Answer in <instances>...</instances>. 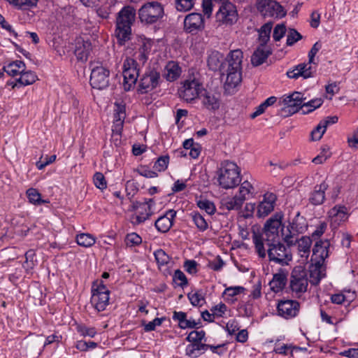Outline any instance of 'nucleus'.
<instances>
[{"label": "nucleus", "mask_w": 358, "mask_h": 358, "mask_svg": "<svg viewBox=\"0 0 358 358\" xmlns=\"http://www.w3.org/2000/svg\"><path fill=\"white\" fill-rule=\"evenodd\" d=\"M205 29V19L201 13H191L185 17L183 29L187 34L192 35L203 31Z\"/></svg>", "instance_id": "obj_18"}, {"label": "nucleus", "mask_w": 358, "mask_h": 358, "mask_svg": "<svg viewBox=\"0 0 358 358\" xmlns=\"http://www.w3.org/2000/svg\"><path fill=\"white\" fill-rule=\"evenodd\" d=\"M244 201L236 194L233 197L224 199L222 201V205L228 210H239L241 208Z\"/></svg>", "instance_id": "obj_37"}, {"label": "nucleus", "mask_w": 358, "mask_h": 358, "mask_svg": "<svg viewBox=\"0 0 358 358\" xmlns=\"http://www.w3.org/2000/svg\"><path fill=\"white\" fill-rule=\"evenodd\" d=\"M286 33V27L284 24H277L273 33V40L275 41H279L285 34Z\"/></svg>", "instance_id": "obj_61"}, {"label": "nucleus", "mask_w": 358, "mask_h": 358, "mask_svg": "<svg viewBox=\"0 0 358 358\" xmlns=\"http://www.w3.org/2000/svg\"><path fill=\"white\" fill-rule=\"evenodd\" d=\"M136 17V10L130 6H124L117 13L115 34L120 45L131 39V25Z\"/></svg>", "instance_id": "obj_2"}, {"label": "nucleus", "mask_w": 358, "mask_h": 358, "mask_svg": "<svg viewBox=\"0 0 358 358\" xmlns=\"http://www.w3.org/2000/svg\"><path fill=\"white\" fill-rule=\"evenodd\" d=\"M76 331L84 337L89 336L93 338L96 334V329L95 327H87L85 324H78L76 326Z\"/></svg>", "instance_id": "obj_46"}, {"label": "nucleus", "mask_w": 358, "mask_h": 358, "mask_svg": "<svg viewBox=\"0 0 358 358\" xmlns=\"http://www.w3.org/2000/svg\"><path fill=\"white\" fill-rule=\"evenodd\" d=\"M203 91H205V89L200 80L190 77L182 82L178 94L184 101L192 103L199 98Z\"/></svg>", "instance_id": "obj_9"}, {"label": "nucleus", "mask_w": 358, "mask_h": 358, "mask_svg": "<svg viewBox=\"0 0 358 358\" xmlns=\"http://www.w3.org/2000/svg\"><path fill=\"white\" fill-rule=\"evenodd\" d=\"M76 242L80 246L89 248L95 243L96 238L90 234L83 233L76 236Z\"/></svg>", "instance_id": "obj_41"}, {"label": "nucleus", "mask_w": 358, "mask_h": 358, "mask_svg": "<svg viewBox=\"0 0 358 358\" xmlns=\"http://www.w3.org/2000/svg\"><path fill=\"white\" fill-rule=\"evenodd\" d=\"M254 193V187L252 184L248 180L243 181L241 183L238 193L236 194L238 197L242 199L243 201L250 198Z\"/></svg>", "instance_id": "obj_38"}, {"label": "nucleus", "mask_w": 358, "mask_h": 358, "mask_svg": "<svg viewBox=\"0 0 358 358\" xmlns=\"http://www.w3.org/2000/svg\"><path fill=\"white\" fill-rule=\"evenodd\" d=\"M282 213H276L265 222L262 233L253 232L252 243L259 257H266L264 242L279 239V229L282 227Z\"/></svg>", "instance_id": "obj_1"}, {"label": "nucleus", "mask_w": 358, "mask_h": 358, "mask_svg": "<svg viewBox=\"0 0 358 358\" xmlns=\"http://www.w3.org/2000/svg\"><path fill=\"white\" fill-rule=\"evenodd\" d=\"M172 318L174 321H177L178 322V326L180 328L185 329V325L187 321V314L185 312L174 311Z\"/></svg>", "instance_id": "obj_60"}, {"label": "nucleus", "mask_w": 358, "mask_h": 358, "mask_svg": "<svg viewBox=\"0 0 358 358\" xmlns=\"http://www.w3.org/2000/svg\"><path fill=\"white\" fill-rule=\"evenodd\" d=\"M92 50V43L89 41L78 38L76 41L74 54L78 60L87 61Z\"/></svg>", "instance_id": "obj_25"}, {"label": "nucleus", "mask_w": 358, "mask_h": 358, "mask_svg": "<svg viewBox=\"0 0 358 358\" xmlns=\"http://www.w3.org/2000/svg\"><path fill=\"white\" fill-rule=\"evenodd\" d=\"M165 320L164 317H156L152 321L149 322L147 324H143V328L145 331L149 332L154 331L156 327H159L162 325V322Z\"/></svg>", "instance_id": "obj_62"}, {"label": "nucleus", "mask_w": 358, "mask_h": 358, "mask_svg": "<svg viewBox=\"0 0 358 358\" xmlns=\"http://www.w3.org/2000/svg\"><path fill=\"white\" fill-rule=\"evenodd\" d=\"M257 8L264 17L280 18L286 14L282 6L275 0H258Z\"/></svg>", "instance_id": "obj_16"}, {"label": "nucleus", "mask_w": 358, "mask_h": 358, "mask_svg": "<svg viewBox=\"0 0 358 358\" xmlns=\"http://www.w3.org/2000/svg\"><path fill=\"white\" fill-rule=\"evenodd\" d=\"M18 1L15 8L20 10H27L36 7L38 0H18Z\"/></svg>", "instance_id": "obj_59"}, {"label": "nucleus", "mask_w": 358, "mask_h": 358, "mask_svg": "<svg viewBox=\"0 0 358 358\" xmlns=\"http://www.w3.org/2000/svg\"><path fill=\"white\" fill-rule=\"evenodd\" d=\"M331 155L329 148H323L320 153L314 157L312 162L315 164H322L325 162Z\"/></svg>", "instance_id": "obj_48"}, {"label": "nucleus", "mask_w": 358, "mask_h": 358, "mask_svg": "<svg viewBox=\"0 0 358 358\" xmlns=\"http://www.w3.org/2000/svg\"><path fill=\"white\" fill-rule=\"evenodd\" d=\"M348 209L343 205H336L327 213V217L332 230L337 229L349 217Z\"/></svg>", "instance_id": "obj_19"}, {"label": "nucleus", "mask_w": 358, "mask_h": 358, "mask_svg": "<svg viewBox=\"0 0 358 358\" xmlns=\"http://www.w3.org/2000/svg\"><path fill=\"white\" fill-rule=\"evenodd\" d=\"M109 76L110 71L107 68L98 63L93 64L90 79L91 86L98 90L106 88L109 85Z\"/></svg>", "instance_id": "obj_14"}, {"label": "nucleus", "mask_w": 358, "mask_h": 358, "mask_svg": "<svg viewBox=\"0 0 358 358\" xmlns=\"http://www.w3.org/2000/svg\"><path fill=\"white\" fill-rule=\"evenodd\" d=\"M160 82L159 71L155 68L148 67L140 78L138 91L141 94L148 93L158 87Z\"/></svg>", "instance_id": "obj_13"}, {"label": "nucleus", "mask_w": 358, "mask_h": 358, "mask_svg": "<svg viewBox=\"0 0 358 358\" xmlns=\"http://www.w3.org/2000/svg\"><path fill=\"white\" fill-rule=\"evenodd\" d=\"M90 303L98 312L103 311L109 304L110 291L102 280L95 281L92 286Z\"/></svg>", "instance_id": "obj_10"}, {"label": "nucleus", "mask_w": 358, "mask_h": 358, "mask_svg": "<svg viewBox=\"0 0 358 358\" xmlns=\"http://www.w3.org/2000/svg\"><path fill=\"white\" fill-rule=\"evenodd\" d=\"M176 217V211L171 209L164 215L160 216L155 222V226L157 230L161 233L168 232L173 224V220Z\"/></svg>", "instance_id": "obj_23"}, {"label": "nucleus", "mask_w": 358, "mask_h": 358, "mask_svg": "<svg viewBox=\"0 0 358 358\" xmlns=\"http://www.w3.org/2000/svg\"><path fill=\"white\" fill-rule=\"evenodd\" d=\"M216 17L223 24L229 25L234 24L238 20L236 6L231 2L222 3L216 13Z\"/></svg>", "instance_id": "obj_20"}, {"label": "nucleus", "mask_w": 358, "mask_h": 358, "mask_svg": "<svg viewBox=\"0 0 358 358\" xmlns=\"http://www.w3.org/2000/svg\"><path fill=\"white\" fill-rule=\"evenodd\" d=\"M241 81V71L227 68L225 85L230 88L236 87Z\"/></svg>", "instance_id": "obj_32"}, {"label": "nucleus", "mask_w": 358, "mask_h": 358, "mask_svg": "<svg viewBox=\"0 0 358 358\" xmlns=\"http://www.w3.org/2000/svg\"><path fill=\"white\" fill-rule=\"evenodd\" d=\"M204 93H201L199 96L202 107L207 110L214 112L219 109L220 106V99L213 94L207 92L206 90Z\"/></svg>", "instance_id": "obj_26"}, {"label": "nucleus", "mask_w": 358, "mask_h": 358, "mask_svg": "<svg viewBox=\"0 0 358 358\" xmlns=\"http://www.w3.org/2000/svg\"><path fill=\"white\" fill-rule=\"evenodd\" d=\"M323 103L322 99H312L306 103L303 102V110L304 113H308L319 108Z\"/></svg>", "instance_id": "obj_47"}, {"label": "nucleus", "mask_w": 358, "mask_h": 358, "mask_svg": "<svg viewBox=\"0 0 358 358\" xmlns=\"http://www.w3.org/2000/svg\"><path fill=\"white\" fill-rule=\"evenodd\" d=\"M189 217L200 231H205L208 229V224L199 213L193 211L189 214Z\"/></svg>", "instance_id": "obj_39"}, {"label": "nucleus", "mask_w": 358, "mask_h": 358, "mask_svg": "<svg viewBox=\"0 0 358 358\" xmlns=\"http://www.w3.org/2000/svg\"><path fill=\"white\" fill-rule=\"evenodd\" d=\"M320 48L321 45L318 42L315 43L308 52V63H301L292 69L287 71V77L292 79H297L299 77L307 79L313 77L315 70L313 69L311 64L314 63L315 56Z\"/></svg>", "instance_id": "obj_8"}, {"label": "nucleus", "mask_w": 358, "mask_h": 358, "mask_svg": "<svg viewBox=\"0 0 358 358\" xmlns=\"http://www.w3.org/2000/svg\"><path fill=\"white\" fill-rule=\"evenodd\" d=\"M243 57V52L241 50L237 49L231 51L227 57L228 68L231 70L241 71Z\"/></svg>", "instance_id": "obj_29"}, {"label": "nucleus", "mask_w": 358, "mask_h": 358, "mask_svg": "<svg viewBox=\"0 0 358 358\" xmlns=\"http://www.w3.org/2000/svg\"><path fill=\"white\" fill-rule=\"evenodd\" d=\"M173 282L180 287H184L187 285L188 281L187 277L184 274V273L180 269H177L175 271L173 276Z\"/></svg>", "instance_id": "obj_45"}, {"label": "nucleus", "mask_w": 358, "mask_h": 358, "mask_svg": "<svg viewBox=\"0 0 358 358\" xmlns=\"http://www.w3.org/2000/svg\"><path fill=\"white\" fill-rule=\"evenodd\" d=\"M245 290V288L241 286L229 287L224 289V294L227 300H232L234 296H236Z\"/></svg>", "instance_id": "obj_50"}, {"label": "nucleus", "mask_w": 358, "mask_h": 358, "mask_svg": "<svg viewBox=\"0 0 358 358\" xmlns=\"http://www.w3.org/2000/svg\"><path fill=\"white\" fill-rule=\"evenodd\" d=\"M327 128L325 126L322 124V122H320L317 126L311 131L310 136L312 141H318L320 140L324 132L326 131Z\"/></svg>", "instance_id": "obj_56"}, {"label": "nucleus", "mask_w": 358, "mask_h": 358, "mask_svg": "<svg viewBox=\"0 0 358 358\" xmlns=\"http://www.w3.org/2000/svg\"><path fill=\"white\" fill-rule=\"evenodd\" d=\"M94 185L103 190L107 187V182L103 174L101 172H96L93 177Z\"/></svg>", "instance_id": "obj_57"}, {"label": "nucleus", "mask_w": 358, "mask_h": 358, "mask_svg": "<svg viewBox=\"0 0 358 358\" xmlns=\"http://www.w3.org/2000/svg\"><path fill=\"white\" fill-rule=\"evenodd\" d=\"M329 245L328 241H317L313 248V255L315 256V258L324 260L328 257V248Z\"/></svg>", "instance_id": "obj_30"}, {"label": "nucleus", "mask_w": 358, "mask_h": 358, "mask_svg": "<svg viewBox=\"0 0 358 358\" xmlns=\"http://www.w3.org/2000/svg\"><path fill=\"white\" fill-rule=\"evenodd\" d=\"M271 54L270 50L264 45H260L251 57V63L255 66L262 64Z\"/></svg>", "instance_id": "obj_28"}, {"label": "nucleus", "mask_w": 358, "mask_h": 358, "mask_svg": "<svg viewBox=\"0 0 358 358\" xmlns=\"http://www.w3.org/2000/svg\"><path fill=\"white\" fill-rule=\"evenodd\" d=\"M308 282L306 271L301 266H295L289 278L287 292L293 297L300 299L307 292Z\"/></svg>", "instance_id": "obj_5"}, {"label": "nucleus", "mask_w": 358, "mask_h": 358, "mask_svg": "<svg viewBox=\"0 0 358 358\" xmlns=\"http://www.w3.org/2000/svg\"><path fill=\"white\" fill-rule=\"evenodd\" d=\"M155 204L153 199H144L143 201H134L132 207L135 213L131 217L132 223L138 225L149 220L154 213L152 208Z\"/></svg>", "instance_id": "obj_11"}, {"label": "nucleus", "mask_w": 358, "mask_h": 358, "mask_svg": "<svg viewBox=\"0 0 358 358\" xmlns=\"http://www.w3.org/2000/svg\"><path fill=\"white\" fill-rule=\"evenodd\" d=\"M126 117L125 105L122 103H115L113 120L124 122Z\"/></svg>", "instance_id": "obj_42"}, {"label": "nucleus", "mask_w": 358, "mask_h": 358, "mask_svg": "<svg viewBox=\"0 0 358 358\" xmlns=\"http://www.w3.org/2000/svg\"><path fill=\"white\" fill-rule=\"evenodd\" d=\"M223 55L218 51H212L208 57V66L212 71H217L221 66Z\"/></svg>", "instance_id": "obj_35"}, {"label": "nucleus", "mask_w": 358, "mask_h": 358, "mask_svg": "<svg viewBox=\"0 0 358 358\" xmlns=\"http://www.w3.org/2000/svg\"><path fill=\"white\" fill-rule=\"evenodd\" d=\"M275 201L276 196L274 194H265L263 200L257 206V217L259 218L265 217L270 214L274 209Z\"/></svg>", "instance_id": "obj_21"}, {"label": "nucleus", "mask_w": 358, "mask_h": 358, "mask_svg": "<svg viewBox=\"0 0 358 358\" xmlns=\"http://www.w3.org/2000/svg\"><path fill=\"white\" fill-rule=\"evenodd\" d=\"M348 143L350 148L358 149V127L348 136Z\"/></svg>", "instance_id": "obj_63"}, {"label": "nucleus", "mask_w": 358, "mask_h": 358, "mask_svg": "<svg viewBox=\"0 0 358 358\" xmlns=\"http://www.w3.org/2000/svg\"><path fill=\"white\" fill-rule=\"evenodd\" d=\"M306 98L303 94L299 92H294L289 95H284L280 98L278 104L279 106H284L283 111L288 112V115L294 114L299 111L300 108L303 109V101Z\"/></svg>", "instance_id": "obj_15"}, {"label": "nucleus", "mask_w": 358, "mask_h": 358, "mask_svg": "<svg viewBox=\"0 0 358 358\" xmlns=\"http://www.w3.org/2000/svg\"><path fill=\"white\" fill-rule=\"evenodd\" d=\"M296 243L298 245V251L301 257H308L310 254V247L312 245L311 238L308 236H301V238H297Z\"/></svg>", "instance_id": "obj_34"}, {"label": "nucleus", "mask_w": 358, "mask_h": 358, "mask_svg": "<svg viewBox=\"0 0 358 358\" xmlns=\"http://www.w3.org/2000/svg\"><path fill=\"white\" fill-rule=\"evenodd\" d=\"M124 241L127 247H134L142 243V238L136 233H131L127 235Z\"/></svg>", "instance_id": "obj_51"}, {"label": "nucleus", "mask_w": 358, "mask_h": 358, "mask_svg": "<svg viewBox=\"0 0 358 358\" xmlns=\"http://www.w3.org/2000/svg\"><path fill=\"white\" fill-rule=\"evenodd\" d=\"M241 171L237 164L225 160L220 164L217 171V181L224 189H232L241 182Z\"/></svg>", "instance_id": "obj_3"}, {"label": "nucleus", "mask_w": 358, "mask_h": 358, "mask_svg": "<svg viewBox=\"0 0 358 358\" xmlns=\"http://www.w3.org/2000/svg\"><path fill=\"white\" fill-rule=\"evenodd\" d=\"M3 69L9 76L14 77L25 70V64L22 61L16 60L5 66Z\"/></svg>", "instance_id": "obj_33"}, {"label": "nucleus", "mask_w": 358, "mask_h": 358, "mask_svg": "<svg viewBox=\"0 0 358 358\" xmlns=\"http://www.w3.org/2000/svg\"><path fill=\"white\" fill-rule=\"evenodd\" d=\"M157 263L160 266H164L169 262V256L162 249H159L154 252Z\"/></svg>", "instance_id": "obj_53"}, {"label": "nucleus", "mask_w": 358, "mask_h": 358, "mask_svg": "<svg viewBox=\"0 0 358 358\" xmlns=\"http://www.w3.org/2000/svg\"><path fill=\"white\" fill-rule=\"evenodd\" d=\"M288 271L285 268H279L276 273L273 275V278L269 282L270 289L277 294L281 292L287 282Z\"/></svg>", "instance_id": "obj_22"}, {"label": "nucleus", "mask_w": 358, "mask_h": 358, "mask_svg": "<svg viewBox=\"0 0 358 358\" xmlns=\"http://www.w3.org/2000/svg\"><path fill=\"white\" fill-rule=\"evenodd\" d=\"M138 14L143 24H155L161 21L164 15V6L157 1H149L141 6Z\"/></svg>", "instance_id": "obj_6"}, {"label": "nucleus", "mask_w": 358, "mask_h": 358, "mask_svg": "<svg viewBox=\"0 0 358 358\" xmlns=\"http://www.w3.org/2000/svg\"><path fill=\"white\" fill-rule=\"evenodd\" d=\"M227 306L223 303H220L213 307L210 310L212 313H213L215 316L222 317L224 313L227 311Z\"/></svg>", "instance_id": "obj_64"}, {"label": "nucleus", "mask_w": 358, "mask_h": 358, "mask_svg": "<svg viewBox=\"0 0 358 358\" xmlns=\"http://www.w3.org/2000/svg\"><path fill=\"white\" fill-rule=\"evenodd\" d=\"M195 0H175L176 9L179 12H187L194 6Z\"/></svg>", "instance_id": "obj_43"}, {"label": "nucleus", "mask_w": 358, "mask_h": 358, "mask_svg": "<svg viewBox=\"0 0 358 358\" xmlns=\"http://www.w3.org/2000/svg\"><path fill=\"white\" fill-rule=\"evenodd\" d=\"M272 27V22H267L261 27L259 30V40L260 41V45L266 46V44L270 39Z\"/></svg>", "instance_id": "obj_40"}, {"label": "nucleus", "mask_w": 358, "mask_h": 358, "mask_svg": "<svg viewBox=\"0 0 358 358\" xmlns=\"http://www.w3.org/2000/svg\"><path fill=\"white\" fill-rule=\"evenodd\" d=\"M328 187L329 185L325 181L316 185L309 194L308 200L310 203L313 206L322 205L325 201V192Z\"/></svg>", "instance_id": "obj_24"}, {"label": "nucleus", "mask_w": 358, "mask_h": 358, "mask_svg": "<svg viewBox=\"0 0 358 358\" xmlns=\"http://www.w3.org/2000/svg\"><path fill=\"white\" fill-rule=\"evenodd\" d=\"M190 303L194 306H201L205 301L204 296L201 292H196L194 293H189L187 295Z\"/></svg>", "instance_id": "obj_54"}, {"label": "nucleus", "mask_w": 358, "mask_h": 358, "mask_svg": "<svg viewBox=\"0 0 358 358\" xmlns=\"http://www.w3.org/2000/svg\"><path fill=\"white\" fill-rule=\"evenodd\" d=\"M206 333L203 330L192 331L187 337V341L192 343L201 342L204 338Z\"/></svg>", "instance_id": "obj_58"}, {"label": "nucleus", "mask_w": 358, "mask_h": 358, "mask_svg": "<svg viewBox=\"0 0 358 358\" xmlns=\"http://www.w3.org/2000/svg\"><path fill=\"white\" fill-rule=\"evenodd\" d=\"M169 162V157L168 155L161 156L155 162L154 169L158 171H165Z\"/></svg>", "instance_id": "obj_55"}, {"label": "nucleus", "mask_w": 358, "mask_h": 358, "mask_svg": "<svg viewBox=\"0 0 358 358\" xmlns=\"http://www.w3.org/2000/svg\"><path fill=\"white\" fill-rule=\"evenodd\" d=\"M181 72L179 64L176 62L170 61L164 67L163 76L167 81L173 82L180 76Z\"/></svg>", "instance_id": "obj_27"}, {"label": "nucleus", "mask_w": 358, "mask_h": 358, "mask_svg": "<svg viewBox=\"0 0 358 358\" xmlns=\"http://www.w3.org/2000/svg\"><path fill=\"white\" fill-rule=\"evenodd\" d=\"M26 194L29 201L35 206H40L50 202L48 199H42L41 193L35 188L28 189Z\"/></svg>", "instance_id": "obj_36"}, {"label": "nucleus", "mask_w": 358, "mask_h": 358, "mask_svg": "<svg viewBox=\"0 0 358 358\" xmlns=\"http://www.w3.org/2000/svg\"><path fill=\"white\" fill-rule=\"evenodd\" d=\"M197 206L204 210L208 215H213L216 211L214 203L207 199L199 200L197 201Z\"/></svg>", "instance_id": "obj_44"}, {"label": "nucleus", "mask_w": 358, "mask_h": 358, "mask_svg": "<svg viewBox=\"0 0 358 358\" xmlns=\"http://www.w3.org/2000/svg\"><path fill=\"white\" fill-rule=\"evenodd\" d=\"M36 80L37 76L34 71L24 70L21 73L13 87L29 85L35 83Z\"/></svg>", "instance_id": "obj_31"}, {"label": "nucleus", "mask_w": 358, "mask_h": 358, "mask_svg": "<svg viewBox=\"0 0 358 358\" xmlns=\"http://www.w3.org/2000/svg\"><path fill=\"white\" fill-rule=\"evenodd\" d=\"M302 38L301 34L294 29H289L287 35L286 44L288 46L293 45L295 43Z\"/></svg>", "instance_id": "obj_49"}, {"label": "nucleus", "mask_w": 358, "mask_h": 358, "mask_svg": "<svg viewBox=\"0 0 358 358\" xmlns=\"http://www.w3.org/2000/svg\"><path fill=\"white\" fill-rule=\"evenodd\" d=\"M288 244L286 245L278 240L264 242L266 256L268 260L281 266H287L292 260V253Z\"/></svg>", "instance_id": "obj_4"}, {"label": "nucleus", "mask_w": 358, "mask_h": 358, "mask_svg": "<svg viewBox=\"0 0 358 358\" xmlns=\"http://www.w3.org/2000/svg\"><path fill=\"white\" fill-rule=\"evenodd\" d=\"M307 227L306 218L298 212L286 227H282L281 234L283 241L289 245H296L298 235L305 232Z\"/></svg>", "instance_id": "obj_7"}, {"label": "nucleus", "mask_w": 358, "mask_h": 358, "mask_svg": "<svg viewBox=\"0 0 358 358\" xmlns=\"http://www.w3.org/2000/svg\"><path fill=\"white\" fill-rule=\"evenodd\" d=\"M123 87L125 91H129L134 87L139 76V69L136 61L127 57L123 62Z\"/></svg>", "instance_id": "obj_12"}, {"label": "nucleus", "mask_w": 358, "mask_h": 358, "mask_svg": "<svg viewBox=\"0 0 358 358\" xmlns=\"http://www.w3.org/2000/svg\"><path fill=\"white\" fill-rule=\"evenodd\" d=\"M301 348L293 346L291 344H289V345L283 344L280 347L275 348L273 350V352H275L276 354L287 355L288 354V352L289 351L290 355L293 356V350H301Z\"/></svg>", "instance_id": "obj_52"}, {"label": "nucleus", "mask_w": 358, "mask_h": 358, "mask_svg": "<svg viewBox=\"0 0 358 358\" xmlns=\"http://www.w3.org/2000/svg\"><path fill=\"white\" fill-rule=\"evenodd\" d=\"M300 308L299 301L293 299H285L278 301L276 310L278 316L285 320H290L299 315Z\"/></svg>", "instance_id": "obj_17"}]
</instances>
